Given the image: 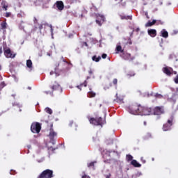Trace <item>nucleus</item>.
<instances>
[{
	"instance_id": "obj_34",
	"label": "nucleus",
	"mask_w": 178,
	"mask_h": 178,
	"mask_svg": "<svg viewBox=\"0 0 178 178\" xmlns=\"http://www.w3.org/2000/svg\"><path fill=\"white\" fill-rule=\"evenodd\" d=\"M81 178H90L89 175H86L85 172H83V175H82Z\"/></svg>"
},
{
	"instance_id": "obj_2",
	"label": "nucleus",
	"mask_w": 178,
	"mask_h": 178,
	"mask_svg": "<svg viewBox=\"0 0 178 178\" xmlns=\"http://www.w3.org/2000/svg\"><path fill=\"white\" fill-rule=\"evenodd\" d=\"M89 122L91 124L95 126H102L105 123L104 120H103L101 117L90 118Z\"/></svg>"
},
{
	"instance_id": "obj_59",
	"label": "nucleus",
	"mask_w": 178,
	"mask_h": 178,
	"mask_svg": "<svg viewBox=\"0 0 178 178\" xmlns=\"http://www.w3.org/2000/svg\"><path fill=\"white\" fill-rule=\"evenodd\" d=\"M152 161H154V158H152Z\"/></svg>"
},
{
	"instance_id": "obj_42",
	"label": "nucleus",
	"mask_w": 178,
	"mask_h": 178,
	"mask_svg": "<svg viewBox=\"0 0 178 178\" xmlns=\"http://www.w3.org/2000/svg\"><path fill=\"white\" fill-rule=\"evenodd\" d=\"M88 74H89L90 75H92L93 71H92V70H90L88 71Z\"/></svg>"
},
{
	"instance_id": "obj_12",
	"label": "nucleus",
	"mask_w": 178,
	"mask_h": 178,
	"mask_svg": "<svg viewBox=\"0 0 178 178\" xmlns=\"http://www.w3.org/2000/svg\"><path fill=\"white\" fill-rule=\"evenodd\" d=\"M172 71V67H164L163 68V73L165 74L168 76H171Z\"/></svg>"
},
{
	"instance_id": "obj_29",
	"label": "nucleus",
	"mask_w": 178,
	"mask_h": 178,
	"mask_svg": "<svg viewBox=\"0 0 178 178\" xmlns=\"http://www.w3.org/2000/svg\"><path fill=\"white\" fill-rule=\"evenodd\" d=\"M155 97L156 99H163V96L161 95V94H159V93H156L155 95Z\"/></svg>"
},
{
	"instance_id": "obj_45",
	"label": "nucleus",
	"mask_w": 178,
	"mask_h": 178,
	"mask_svg": "<svg viewBox=\"0 0 178 178\" xmlns=\"http://www.w3.org/2000/svg\"><path fill=\"white\" fill-rule=\"evenodd\" d=\"M15 173H16V171H13V170H11L10 174V175H15Z\"/></svg>"
},
{
	"instance_id": "obj_1",
	"label": "nucleus",
	"mask_w": 178,
	"mask_h": 178,
	"mask_svg": "<svg viewBox=\"0 0 178 178\" xmlns=\"http://www.w3.org/2000/svg\"><path fill=\"white\" fill-rule=\"evenodd\" d=\"M129 111L133 115H152L153 108L140 105H133L129 108Z\"/></svg>"
},
{
	"instance_id": "obj_16",
	"label": "nucleus",
	"mask_w": 178,
	"mask_h": 178,
	"mask_svg": "<svg viewBox=\"0 0 178 178\" xmlns=\"http://www.w3.org/2000/svg\"><path fill=\"white\" fill-rule=\"evenodd\" d=\"M161 36L163 37V38L167 39L169 36L168 32L165 29H163L161 31Z\"/></svg>"
},
{
	"instance_id": "obj_33",
	"label": "nucleus",
	"mask_w": 178,
	"mask_h": 178,
	"mask_svg": "<svg viewBox=\"0 0 178 178\" xmlns=\"http://www.w3.org/2000/svg\"><path fill=\"white\" fill-rule=\"evenodd\" d=\"M113 83L114 86H117L118 84V79H114L113 81Z\"/></svg>"
},
{
	"instance_id": "obj_20",
	"label": "nucleus",
	"mask_w": 178,
	"mask_h": 178,
	"mask_svg": "<svg viewBox=\"0 0 178 178\" xmlns=\"http://www.w3.org/2000/svg\"><path fill=\"white\" fill-rule=\"evenodd\" d=\"M117 98L114 100L115 102L118 103V104H122L123 102V98L122 97H119L118 96V94H116Z\"/></svg>"
},
{
	"instance_id": "obj_21",
	"label": "nucleus",
	"mask_w": 178,
	"mask_h": 178,
	"mask_svg": "<svg viewBox=\"0 0 178 178\" xmlns=\"http://www.w3.org/2000/svg\"><path fill=\"white\" fill-rule=\"evenodd\" d=\"M26 66L29 69H31L33 67V62L31 59L26 60Z\"/></svg>"
},
{
	"instance_id": "obj_8",
	"label": "nucleus",
	"mask_w": 178,
	"mask_h": 178,
	"mask_svg": "<svg viewBox=\"0 0 178 178\" xmlns=\"http://www.w3.org/2000/svg\"><path fill=\"white\" fill-rule=\"evenodd\" d=\"M121 58H122L124 60H129V62H132L135 58L131 56V54L123 52L120 55Z\"/></svg>"
},
{
	"instance_id": "obj_55",
	"label": "nucleus",
	"mask_w": 178,
	"mask_h": 178,
	"mask_svg": "<svg viewBox=\"0 0 178 178\" xmlns=\"http://www.w3.org/2000/svg\"><path fill=\"white\" fill-rule=\"evenodd\" d=\"M42 28V26L41 25V26L40 27V29H41Z\"/></svg>"
},
{
	"instance_id": "obj_53",
	"label": "nucleus",
	"mask_w": 178,
	"mask_h": 178,
	"mask_svg": "<svg viewBox=\"0 0 178 178\" xmlns=\"http://www.w3.org/2000/svg\"><path fill=\"white\" fill-rule=\"evenodd\" d=\"M144 126H147V122L144 121Z\"/></svg>"
},
{
	"instance_id": "obj_25",
	"label": "nucleus",
	"mask_w": 178,
	"mask_h": 178,
	"mask_svg": "<svg viewBox=\"0 0 178 178\" xmlns=\"http://www.w3.org/2000/svg\"><path fill=\"white\" fill-rule=\"evenodd\" d=\"M126 159H127V161H133V160H134V159H133L134 157H133V156L131 155V154H127Z\"/></svg>"
},
{
	"instance_id": "obj_19",
	"label": "nucleus",
	"mask_w": 178,
	"mask_h": 178,
	"mask_svg": "<svg viewBox=\"0 0 178 178\" xmlns=\"http://www.w3.org/2000/svg\"><path fill=\"white\" fill-rule=\"evenodd\" d=\"M156 23V19H154L152 22L149 21L147 23H146L145 26L146 27H151V26L155 25Z\"/></svg>"
},
{
	"instance_id": "obj_54",
	"label": "nucleus",
	"mask_w": 178,
	"mask_h": 178,
	"mask_svg": "<svg viewBox=\"0 0 178 178\" xmlns=\"http://www.w3.org/2000/svg\"><path fill=\"white\" fill-rule=\"evenodd\" d=\"M54 74V72H50V75H53Z\"/></svg>"
},
{
	"instance_id": "obj_27",
	"label": "nucleus",
	"mask_w": 178,
	"mask_h": 178,
	"mask_svg": "<svg viewBox=\"0 0 178 178\" xmlns=\"http://www.w3.org/2000/svg\"><path fill=\"white\" fill-rule=\"evenodd\" d=\"M1 27L2 30L6 29V22H1Z\"/></svg>"
},
{
	"instance_id": "obj_32",
	"label": "nucleus",
	"mask_w": 178,
	"mask_h": 178,
	"mask_svg": "<svg viewBox=\"0 0 178 178\" xmlns=\"http://www.w3.org/2000/svg\"><path fill=\"white\" fill-rule=\"evenodd\" d=\"M62 58H63V63H62V65H65V64H68V62L66 60H65L63 57H62Z\"/></svg>"
},
{
	"instance_id": "obj_61",
	"label": "nucleus",
	"mask_w": 178,
	"mask_h": 178,
	"mask_svg": "<svg viewBox=\"0 0 178 178\" xmlns=\"http://www.w3.org/2000/svg\"><path fill=\"white\" fill-rule=\"evenodd\" d=\"M1 65H0V70H1Z\"/></svg>"
},
{
	"instance_id": "obj_60",
	"label": "nucleus",
	"mask_w": 178,
	"mask_h": 178,
	"mask_svg": "<svg viewBox=\"0 0 178 178\" xmlns=\"http://www.w3.org/2000/svg\"><path fill=\"white\" fill-rule=\"evenodd\" d=\"M60 64L58 65V67H59Z\"/></svg>"
},
{
	"instance_id": "obj_13",
	"label": "nucleus",
	"mask_w": 178,
	"mask_h": 178,
	"mask_svg": "<svg viewBox=\"0 0 178 178\" xmlns=\"http://www.w3.org/2000/svg\"><path fill=\"white\" fill-rule=\"evenodd\" d=\"M56 6L59 11H62L64 9V4L62 1H57L56 2Z\"/></svg>"
},
{
	"instance_id": "obj_22",
	"label": "nucleus",
	"mask_w": 178,
	"mask_h": 178,
	"mask_svg": "<svg viewBox=\"0 0 178 178\" xmlns=\"http://www.w3.org/2000/svg\"><path fill=\"white\" fill-rule=\"evenodd\" d=\"M95 96H96V93L93 91L90 90L88 92V97H89V98H93Z\"/></svg>"
},
{
	"instance_id": "obj_37",
	"label": "nucleus",
	"mask_w": 178,
	"mask_h": 178,
	"mask_svg": "<svg viewBox=\"0 0 178 178\" xmlns=\"http://www.w3.org/2000/svg\"><path fill=\"white\" fill-rule=\"evenodd\" d=\"M46 95H52L53 92L52 91H44V92Z\"/></svg>"
},
{
	"instance_id": "obj_39",
	"label": "nucleus",
	"mask_w": 178,
	"mask_h": 178,
	"mask_svg": "<svg viewBox=\"0 0 178 178\" xmlns=\"http://www.w3.org/2000/svg\"><path fill=\"white\" fill-rule=\"evenodd\" d=\"M10 15H11L10 13H6V18L10 17Z\"/></svg>"
},
{
	"instance_id": "obj_31",
	"label": "nucleus",
	"mask_w": 178,
	"mask_h": 178,
	"mask_svg": "<svg viewBox=\"0 0 178 178\" xmlns=\"http://www.w3.org/2000/svg\"><path fill=\"white\" fill-rule=\"evenodd\" d=\"M88 81L86 80L83 83L80 84V86L87 87Z\"/></svg>"
},
{
	"instance_id": "obj_49",
	"label": "nucleus",
	"mask_w": 178,
	"mask_h": 178,
	"mask_svg": "<svg viewBox=\"0 0 178 178\" xmlns=\"http://www.w3.org/2000/svg\"><path fill=\"white\" fill-rule=\"evenodd\" d=\"M111 176V174H108V175H106V178H110Z\"/></svg>"
},
{
	"instance_id": "obj_47",
	"label": "nucleus",
	"mask_w": 178,
	"mask_h": 178,
	"mask_svg": "<svg viewBox=\"0 0 178 178\" xmlns=\"http://www.w3.org/2000/svg\"><path fill=\"white\" fill-rule=\"evenodd\" d=\"M81 87H82V86H77V88L80 90V91H81Z\"/></svg>"
},
{
	"instance_id": "obj_40",
	"label": "nucleus",
	"mask_w": 178,
	"mask_h": 178,
	"mask_svg": "<svg viewBox=\"0 0 178 178\" xmlns=\"http://www.w3.org/2000/svg\"><path fill=\"white\" fill-rule=\"evenodd\" d=\"M3 8L5 9V11H7L8 10V6L3 5Z\"/></svg>"
},
{
	"instance_id": "obj_56",
	"label": "nucleus",
	"mask_w": 178,
	"mask_h": 178,
	"mask_svg": "<svg viewBox=\"0 0 178 178\" xmlns=\"http://www.w3.org/2000/svg\"><path fill=\"white\" fill-rule=\"evenodd\" d=\"M89 79H90V76H88V77H87V80Z\"/></svg>"
},
{
	"instance_id": "obj_44",
	"label": "nucleus",
	"mask_w": 178,
	"mask_h": 178,
	"mask_svg": "<svg viewBox=\"0 0 178 178\" xmlns=\"http://www.w3.org/2000/svg\"><path fill=\"white\" fill-rule=\"evenodd\" d=\"M74 123L73 122V121H71L70 122V124H69V126L70 127H72V125H74Z\"/></svg>"
},
{
	"instance_id": "obj_23",
	"label": "nucleus",
	"mask_w": 178,
	"mask_h": 178,
	"mask_svg": "<svg viewBox=\"0 0 178 178\" xmlns=\"http://www.w3.org/2000/svg\"><path fill=\"white\" fill-rule=\"evenodd\" d=\"M116 51L118 53L120 52L122 54L124 53V49H122V46L121 45H118L116 47Z\"/></svg>"
},
{
	"instance_id": "obj_4",
	"label": "nucleus",
	"mask_w": 178,
	"mask_h": 178,
	"mask_svg": "<svg viewBox=\"0 0 178 178\" xmlns=\"http://www.w3.org/2000/svg\"><path fill=\"white\" fill-rule=\"evenodd\" d=\"M165 113V109L163 106H156L152 108V115H161Z\"/></svg>"
},
{
	"instance_id": "obj_62",
	"label": "nucleus",
	"mask_w": 178,
	"mask_h": 178,
	"mask_svg": "<svg viewBox=\"0 0 178 178\" xmlns=\"http://www.w3.org/2000/svg\"><path fill=\"white\" fill-rule=\"evenodd\" d=\"M10 135L9 134H7V136H9Z\"/></svg>"
},
{
	"instance_id": "obj_10",
	"label": "nucleus",
	"mask_w": 178,
	"mask_h": 178,
	"mask_svg": "<svg viewBox=\"0 0 178 178\" xmlns=\"http://www.w3.org/2000/svg\"><path fill=\"white\" fill-rule=\"evenodd\" d=\"M57 135L56 132L54 131L53 129V123L50 124V129H49V137L50 140H53L54 137H56Z\"/></svg>"
},
{
	"instance_id": "obj_15",
	"label": "nucleus",
	"mask_w": 178,
	"mask_h": 178,
	"mask_svg": "<svg viewBox=\"0 0 178 178\" xmlns=\"http://www.w3.org/2000/svg\"><path fill=\"white\" fill-rule=\"evenodd\" d=\"M50 88L52 90L53 92L54 91L59 90L60 88V86L58 83H55L54 84L50 86Z\"/></svg>"
},
{
	"instance_id": "obj_17",
	"label": "nucleus",
	"mask_w": 178,
	"mask_h": 178,
	"mask_svg": "<svg viewBox=\"0 0 178 178\" xmlns=\"http://www.w3.org/2000/svg\"><path fill=\"white\" fill-rule=\"evenodd\" d=\"M120 17L122 20H132V16L131 15H120Z\"/></svg>"
},
{
	"instance_id": "obj_5",
	"label": "nucleus",
	"mask_w": 178,
	"mask_h": 178,
	"mask_svg": "<svg viewBox=\"0 0 178 178\" xmlns=\"http://www.w3.org/2000/svg\"><path fill=\"white\" fill-rule=\"evenodd\" d=\"M41 130V125L39 122L32 123L31 126V131L33 134H38Z\"/></svg>"
},
{
	"instance_id": "obj_46",
	"label": "nucleus",
	"mask_w": 178,
	"mask_h": 178,
	"mask_svg": "<svg viewBox=\"0 0 178 178\" xmlns=\"http://www.w3.org/2000/svg\"><path fill=\"white\" fill-rule=\"evenodd\" d=\"M135 31H136V33H138V32L140 31V28L136 29Z\"/></svg>"
},
{
	"instance_id": "obj_48",
	"label": "nucleus",
	"mask_w": 178,
	"mask_h": 178,
	"mask_svg": "<svg viewBox=\"0 0 178 178\" xmlns=\"http://www.w3.org/2000/svg\"><path fill=\"white\" fill-rule=\"evenodd\" d=\"M34 23L37 24V18L36 17H34Z\"/></svg>"
},
{
	"instance_id": "obj_18",
	"label": "nucleus",
	"mask_w": 178,
	"mask_h": 178,
	"mask_svg": "<svg viewBox=\"0 0 178 178\" xmlns=\"http://www.w3.org/2000/svg\"><path fill=\"white\" fill-rule=\"evenodd\" d=\"M131 164L135 168L141 167V164H139V163H138V161L136 159H133L131 162Z\"/></svg>"
},
{
	"instance_id": "obj_35",
	"label": "nucleus",
	"mask_w": 178,
	"mask_h": 178,
	"mask_svg": "<svg viewBox=\"0 0 178 178\" xmlns=\"http://www.w3.org/2000/svg\"><path fill=\"white\" fill-rule=\"evenodd\" d=\"M174 81L175 82L176 84H178V74L177 76L174 79Z\"/></svg>"
},
{
	"instance_id": "obj_30",
	"label": "nucleus",
	"mask_w": 178,
	"mask_h": 178,
	"mask_svg": "<svg viewBox=\"0 0 178 178\" xmlns=\"http://www.w3.org/2000/svg\"><path fill=\"white\" fill-rule=\"evenodd\" d=\"M136 75V74L134 72H129L127 74V76L129 77H132Z\"/></svg>"
},
{
	"instance_id": "obj_63",
	"label": "nucleus",
	"mask_w": 178,
	"mask_h": 178,
	"mask_svg": "<svg viewBox=\"0 0 178 178\" xmlns=\"http://www.w3.org/2000/svg\"><path fill=\"white\" fill-rule=\"evenodd\" d=\"M129 44H131V42H130Z\"/></svg>"
},
{
	"instance_id": "obj_9",
	"label": "nucleus",
	"mask_w": 178,
	"mask_h": 178,
	"mask_svg": "<svg viewBox=\"0 0 178 178\" xmlns=\"http://www.w3.org/2000/svg\"><path fill=\"white\" fill-rule=\"evenodd\" d=\"M96 17H97V19H96L97 24L99 25V26H102V23L105 22V17L100 14H96Z\"/></svg>"
},
{
	"instance_id": "obj_57",
	"label": "nucleus",
	"mask_w": 178,
	"mask_h": 178,
	"mask_svg": "<svg viewBox=\"0 0 178 178\" xmlns=\"http://www.w3.org/2000/svg\"><path fill=\"white\" fill-rule=\"evenodd\" d=\"M29 90H31V87H29Z\"/></svg>"
},
{
	"instance_id": "obj_58",
	"label": "nucleus",
	"mask_w": 178,
	"mask_h": 178,
	"mask_svg": "<svg viewBox=\"0 0 178 178\" xmlns=\"http://www.w3.org/2000/svg\"><path fill=\"white\" fill-rule=\"evenodd\" d=\"M55 150V148H52V151H54Z\"/></svg>"
},
{
	"instance_id": "obj_51",
	"label": "nucleus",
	"mask_w": 178,
	"mask_h": 178,
	"mask_svg": "<svg viewBox=\"0 0 178 178\" xmlns=\"http://www.w3.org/2000/svg\"><path fill=\"white\" fill-rule=\"evenodd\" d=\"M132 178H137V175H132Z\"/></svg>"
},
{
	"instance_id": "obj_24",
	"label": "nucleus",
	"mask_w": 178,
	"mask_h": 178,
	"mask_svg": "<svg viewBox=\"0 0 178 178\" xmlns=\"http://www.w3.org/2000/svg\"><path fill=\"white\" fill-rule=\"evenodd\" d=\"M92 59L93 61L98 63L101 60V56H99L98 57H97L96 56H93Z\"/></svg>"
},
{
	"instance_id": "obj_7",
	"label": "nucleus",
	"mask_w": 178,
	"mask_h": 178,
	"mask_svg": "<svg viewBox=\"0 0 178 178\" xmlns=\"http://www.w3.org/2000/svg\"><path fill=\"white\" fill-rule=\"evenodd\" d=\"M173 120L172 118L169 119L168 122L165 123L163 127V131H168L171 129V127L172 126Z\"/></svg>"
},
{
	"instance_id": "obj_3",
	"label": "nucleus",
	"mask_w": 178,
	"mask_h": 178,
	"mask_svg": "<svg viewBox=\"0 0 178 178\" xmlns=\"http://www.w3.org/2000/svg\"><path fill=\"white\" fill-rule=\"evenodd\" d=\"M54 171L52 170H44L37 178H53Z\"/></svg>"
},
{
	"instance_id": "obj_26",
	"label": "nucleus",
	"mask_w": 178,
	"mask_h": 178,
	"mask_svg": "<svg viewBox=\"0 0 178 178\" xmlns=\"http://www.w3.org/2000/svg\"><path fill=\"white\" fill-rule=\"evenodd\" d=\"M44 111H45V112H46L47 113H48V114H49V115H51L52 113H53L52 110H51L50 108H49V107H47V108L44 109Z\"/></svg>"
},
{
	"instance_id": "obj_43",
	"label": "nucleus",
	"mask_w": 178,
	"mask_h": 178,
	"mask_svg": "<svg viewBox=\"0 0 178 178\" xmlns=\"http://www.w3.org/2000/svg\"><path fill=\"white\" fill-rule=\"evenodd\" d=\"M141 161L143 162V163H146V161H145V159H144L143 157H141Z\"/></svg>"
},
{
	"instance_id": "obj_36",
	"label": "nucleus",
	"mask_w": 178,
	"mask_h": 178,
	"mask_svg": "<svg viewBox=\"0 0 178 178\" xmlns=\"http://www.w3.org/2000/svg\"><path fill=\"white\" fill-rule=\"evenodd\" d=\"M0 86L2 87V88H4L5 86H6V84L5 83V81H2L0 84Z\"/></svg>"
},
{
	"instance_id": "obj_14",
	"label": "nucleus",
	"mask_w": 178,
	"mask_h": 178,
	"mask_svg": "<svg viewBox=\"0 0 178 178\" xmlns=\"http://www.w3.org/2000/svg\"><path fill=\"white\" fill-rule=\"evenodd\" d=\"M147 32L149 35L152 38H155L156 36L157 33L156 29H149Z\"/></svg>"
},
{
	"instance_id": "obj_52",
	"label": "nucleus",
	"mask_w": 178,
	"mask_h": 178,
	"mask_svg": "<svg viewBox=\"0 0 178 178\" xmlns=\"http://www.w3.org/2000/svg\"><path fill=\"white\" fill-rule=\"evenodd\" d=\"M12 97H16V94H13V95H12Z\"/></svg>"
},
{
	"instance_id": "obj_41",
	"label": "nucleus",
	"mask_w": 178,
	"mask_h": 178,
	"mask_svg": "<svg viewBox=\"0 0 178 178\" xmlns=\"http://www.w3.org/2000/svg\"><path fill=\"white\" fill-rule=\"evenodd\" d=\"M171 72H172V74H175V75L177 74V71H174L173 68H172V71H171Z\"/></svg>"
},
{
	"instance_id": "obj_6",
	"label": "nucleus",
	"mask_w": 178,
	"mask_h": 178,
	"mask_svg": "<svg viewBox=\"0 0 178 178\" xmlns=\"http://www.w3.org/2000/svg\"><path fill=\"white\" fill-rule=\"evenodd\" d=\"M4 56L7 58H14L16 56L15 54H13L10 48H4Z\"/></svg>"
},
{
	"instance_id": "obj_50",
	"label": "nucleus",
	"mask_w": 178,
	"mask_h": 178,
	"mask_svg": "<svg viewBox=\"0 0 178 178\" xmlns=\"http://www.w3.org/2000/svg\"><path fill=\"white\" fill-rule=\"evenodd\" d=\"M147 137H152L151 134H147Z\"/></svg>"
},
{
	"instance_id": "obj_28",
	"label": "nucleus",
	"mask_w": 178,
	"mask_h": 178,
	"mask_svg": "<svg viewBox=\"0 0 178 178\" xmlns=\"http://www.w3.org/2000/svg\"><path fill=\"white\" fill-rule=\"evenodd\" d=\"M97 163V161H92L91 163H88V168L93 167V168H94L95 163Z\"/></svg>"
},
{
	"instance_id": "obj_11",
	"label": "nucleus",
	"mask_w": 178,
	"mask_h": 178,
	"mask_svg": "<svg viewBox=\"0 0 178 178\" xmlns=\"http://www.w3.org/2000/svg\"><path fill=\"white\" fill-rule=\"evenodd\" d=\"M67 71V68H63L59 70V68L56 69L55 70V74L56 76H59L62 74H65L66 73V72Z\"/></svg>"
},
{
	"instance_id": "obj_38",
	"label": "nucleus",
	"mask_w": 178,
	"mask_h": 178,
	"mask_svg": "<svg viewBox=\"0 0 178 178\" xmlns=\"http://www.w3.org/2000/svg\"><path fill=\"white\" fill-rule=\"evenodd\" d=\"M106 57H107V54H103L102 55V58L103 59H106Z\"/></svg>"
}]
</instances>
